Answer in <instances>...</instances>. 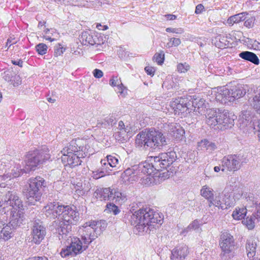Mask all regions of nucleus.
I'll use <instances>...</instances> for the list:
<instances>
[{"label": "nucleus", "mask_w": 260, "mask_h": 260, "mask_svg": "<svg viewBox=\"0 0 260 260\" xmlns=\"http://www.w3.org/2000/svg\"><path fill=\"white\" fill-rule=\"evenodd\" d=\"M250 105L258 114H260V90L258 93L256 94L250 102Z\"/></svg>", "instance_id": "473e14b6"}, {"label": "nucleus", "mask_w": 260, "mask_h": 260, "mask_svg": "<svg viewBox=\"0 0 260 260\" xmlns=\"http://www.w3.org/2000/svg\"><path fill=\"white\" fill-rule=\"evenodd\" d=\"M205 101L202 99L194 98L192 101L193 106L194 109H200L204 105Z\"/></svg>", "instance_id": "49530a36"}, {"label": "nucleus", "mask_w": 260, "mask_h": 260, "mask_svg": "<svg viewBox=\"0 0 260 260\" xmlns=\"http://www.w3.org/2000/svg\"><path fill=\"white\" fill-rule=\"evenodd\" d=\"M56 204L54 202L50 203L44 207V212L47 216H53L57 217L58 215L55 213L56 209Z\"/></svg>", "instance_id": "f704fd0d"}, {"label": "nucleus", "mask_w": 260, "mask_h": 260, "mask_svg": "<svg viewBox=\"0 0 260 260\" xmlns=\"http://www.w3.org/2000/svg\"><path fill=\"white\" fill-rule=\"evenodd\" d=\"M3 202L6 205L12 206L16 210L22 207L20 199L17 193L14 191L7 192L4 197Z\"/></svg>", "instance_id": "ddd939ff"}, {"label": "nucleus", "mask_w": 260, "mask_h": 260, "mask_svg": "<svg viewBox=\"0 0 260 260\" xmlns=\"http://www.w3.org/2000/svg\"><path fill=\"white\" fill-rule=\"evenodd\" d=\"M163 214L150 208H141L136 211L131 218V223L139 232H150L162 224Z\"/></svg>", "instance_id": "f257e3e1"}, {"label": "nucleus", "mask_w": 260, "mask_h": 260, "mask_svg": "<svg viewBox=\"0 0 260 260\" xmlns=\"http://www.w3.org/2000/svg\"><path fill=\"white\" fill-rule=\"evenodd\" d=\"M230 94V91L224 87H220L217 88L215 93V99L220 102H225L228 100Z\"/></svg>", "instance_id": "393cba45"}, {"label": "nucleus", "mask_w": 260, "mask_h": 260, "mask_svg": "<svg viewBox=\"0 0 260 260\" xmlns=\"http://www.w3.org/2000/svg\"><path fill=\"white\" fill-rule=\"evenodd\" d=\"M215 206L221 209H227L232 206L230 197L226 196L216 197L213 201L209 203V206Z\"/></svg>", "instance_id": "2eb2a0df"}, {"label": "nucleus", "mask_w": 260, "mask_h": 260, "mask_svg": "<svg viewBox=\"0 0 260 260\" xmlns=\"http://www.w3.org/2000/svg\"><path fill=\"white\" fill-rule=\"evenodd\" d=\"M189 253L188 247L183 244L177 246L172 251V260H184Z\"/></svg>", "instance_id": "4468645a"}, {"label": "nucleus", "mask_w": 260, "mask_h": 260, "mask_svg": "<svg viewBox=\"0 0 260 260\" xmlns=\"http://www.w3.org/2000/svg\"><path fill=\"white\" fill-rule=\"evenodd\" d=\"M247 213V209L245 207H237L233 211L232 217L235 220H241L243 219Z\"/></svg>", "instance_id": "2f4dec72"}, {"label": "nucleus", "mask_w": 260, "mask_h": 260, "mask_svg": "<svg viewBox=\"0 0 260 260\" xmlns=\"http://www.w3.org/2000/svg\"><path fill=\"white\" fill-rule=\"evenodd\" d=\"M256 208L257 209L256 215L260 218V204L258 205L256 204Z\"/></svg>", "instance_id": "338daca9"}, {"label": "nucleus", "mask_w": 260, "mask_h": 260, "mask_svg": "<svg viewBox=\"0 0 260 260\" xmlns=\"http://www.w3.org/2000/svg\"><path fill=\"white\" fill-rule=\"evenodd\" d=\"M169 132L176 140H182L184 138L185 131L179 124H171Z\"/></svg>", "instance_id": "6ab92c4d"}, {"label": "nucleus", "mask_w": 260, "mask_h": 260, "mask_svg": "<svg viewBox=\"0 0 260 260\" xmlns=\"http://www.w3.org/2000/svg\"><path fill=\"white\" fill-rule=\"evenodd\" d=\"M117 87L118 89V92L120 94L124 93V92L126 91V87L123 86L122 83L118 86Z\"/></svg>", "instance_id": "13d9d810"}, {"label": "nucleus", "mask_w": 260, "mask_h": 260, "mask_svg": "<svg viewBox=\"0 0 260 260\" xmlns=\"http://www.w3.org/2000/svg\"><path fill=\"white\" fill-rule=\"evenodd\" d=\"M92 177L93 178L95 179H98L102 177H104L105 175V173L104 171H93L92 172Z\"/></svg>", "instance_id": "603ef678"}, {"label": "nucleus", "mask_w": 260, "mask_h": 260, "mask_svg": "<svg viewBox=\"0 0 260 260\" xmlns=\"http://www.w3.org/2000/svg\"><path fill=\"white\" fill-rule=\"evenodd\" d=\"M170 41L172 42V45L178 46L181 44V40L179 38H173L171 39Z\"/></svg>", "instance_id": "4d7b16f0"}, {"label": "nucleus", "mask_w": 260, "mask_h": 260, "mask_svg": "<svg viewBox=\"0 0 260 260\" xmlns=\"http://www.w3.org/2000/svg\"><path fill=\"white\" fill-rule=\"evenodd\" d=\"M231 91V96L234 99H239L244 95L243 91L240 88L232 89Z\"/></svg>", "instance_id": "de8ad7c7"}, {"label": "nucleus", "mask_w": 260, "mask_h": 260, "mask_svg": "<svg viewBox=\"0 0 260 260\" xmlns=\"http://www.w3.org/2000/svg\"><path fill=\"white\" fill-rule=\"evenodd\" d=\"M167 20H174L177 18V16L173 14H166L164 15Z\"/></svg>", "instance_id": "052dcab7"}, {"label": "nucleus", "mask_w": 260, "mask_h": 260, "mask_svg": "<svg viewBox=\"0 0 260 260\" xmlns=\"http://www.w3.org/2000/svg\"><path fill=\"white\" fill-rule=\"evenodd\" d=\"M219 245L224 253H230L235 247L233 237L226 232L223 233L221 235Z\"/></svg>", "instance_id": "9d476101"}, {"label": "nucleus", "mask_w": 260, "mask_h": 260, "mask_svg": "<svg viewBox=\"0 0 260 260\" xmlns=\"http://www.w3.org/2000/svg\"><path fill=\"white\" fill-rule=\"evenodd\" d=\"M88 225H90L93 232L96 234V238L107 227V223L104 220H91L89 221Z\"/></svg>", "instance_id": "aec40b11"}, {"label": "nucleus", "mask_w": 260, "mask_h": 260, "mask_svg": "<svg viewBox=\"0 0 260 260\" xmlns=\"http://www.w3.org/2000/svg\"><path fill=\"white\" fill-rule=\"evenodd\" d=\"M45 23L46 22L44 21H40L39 23L38 27H39L40 29H42L43 31L44 32V34L43 36L44 39H45L46 40L49 41L50 42H53L55 40V39H52L51 37L47 35L48 32L50 30L48 28H45Z\"/></svg>", "instance_id": "4c0bfd02"}, {"label": "nucleus", "mask_w": 260, "mask_h": 260, "mask_svg": "<svg viewBox=\"0 0 260 260\" xmlns=\"http://www.w3.org/2000/svg\"><path fill=\"white\" fill-rule=\"evenodd\" d=\"M106 161L108 162L109 165L112 167H116L118 163V159L115 156L109 155L107 156L106 159H102L101 164L106 165Z\"/></svg>", "instance_id": "e433bc0d"}, {"label": "nucleus", "mask_w": 260, "mask_h": 260, "mask_svg": "<svg viewBox=\"0 0 260 260\" xmlns=\"http://www.w3.org/2000/svg\"><path fill=\"white\" fill-rule=\"evenodd\" d=\"M153 59L159 65H161L164 61L165 55L162 51L160 53H156L153 56Z\"/></svg>", "instance_id": "37998d69"}, {"label": "nucleus", "mask_w": 260, "mask_h": 260, "mask_svg": "<svg viewBox=\"0 0 260 260\" xmlns=\"http://www.w3.org/2000/svg\"><path fill=\"white\" fill-rule=\"evenodd\" d=\"M20 214L18 212L16 215H13L12 220L9 224L5 225L1 231V239L4 241H7L13 236L14 228L15 226L20 225L22 219L21 218Z\"/></svg>", "instance_id": "0eeeda50"}, {"label": "nucleus", "mask_w": 260, "mask_h": 260, "mask_svg": "<svg viewBox=\"0 0 260 260\" xmlns=\"http://www.w3.org/2000/svg\"><path fill=\"white\" fill-rule=\"evenodd\" d=\"M106 210L109 213H112L114 215H117L120 213V210L117 206L113 203H108L106 205Z\"/></svg>", "instance_id": "ea45409f"}, {"label": "nucleus", "mask_w": 260, "mask_h": 260, "mask_svg": "<svg viewBox=\"0 0 260 260\" xmlns=\"http://www.w3.org/2000/svg\"><path fill=\"white\" fill-rule=\"evenodd\" d=\"M166 30L167 32H173V33H178V32L176 31V29L172 28L170 27L167 28Z\"/></svg>", "instance_id": "0e129e2a"}, {"label": "nucleus", "mask_w": 260, "mask_h": 260, "mask_svg": "<svg viewBox=\"0 0 260 260\" xmlns=\"http://www.w3.org/2000/svg\"><path fill=\"white\" fill-rule=\"evenodd\" d=\"M55 213L60 217L57 232L59 235L67 236L72 231V225H76L80 218L76 207L70 205H58Z\"/></svg>", "instance_id": "f03ea898"}, {"label": "nucleus", "mask_w": 260, "mask_h": 260, "mask_svg": "<svg viewBox=\"0 0 260 260\" xmlns=\"http://www.w3.org/2000/svg\"><path fill=\"white\" fill-rule=\"evenodd\" d=\"M48 47L44 43H40L36 46V50L40 55H44L47 53Z\"/></svg>", "instance_id": "79ce46f5"}, {"label": "nucleus", "mask_w": 260, "mask_h": 260, "mask_svg": "<svg viewBox=\"0 0 260 260\" xmlns=\"http://www.w3.org/2000/svg\"><path fill=\"white\" fill-rule=\"evenodd\" d=\"M121 178L124 183H131L138 179L137 173L134 169L128 168L122 173Z\"/></svg>", "instance_id": "5701e85b"}, {"label": "nucleus", "mask_w": 260, "mask_h": 260, "mask_svg": "<svg viewBox=\"0 0 260 260\" xmlns=\"http://www.w3.org/2000/svg\"><path fill=\"white\" fill-rule=\"evenodd\" d=\"M239 56L246 60L249 61L255 64H258L259 62V59L256 55L251 52L243 51L239 54Z\"/></svg>", "instance_id": "bb28decb"}, {"label": "nucleus", "mask_w": 260, "mask_h": 260, "mask_svg": "<svg viewBox=\"0 0 260 260\" xmlns=\"http://www.w3.org/2000/svg\"><path fill=\"white\" fill-rule=\"evenodd\" d=\"M121 83V81L117 76H113L109 81L110 85L112 86H118Z\"/></svg>", "instance_id": "09e8293b"}, {"label": "nucleus", "mask_w": 260, "mask_h": 260, "mask_svg": "<svg viewBox=\"0 0 260 260\" xmlns=\"http://www.w3.org/2000/svg\"><path fill=\"white\" fill-rule=\"evenodd\" d=\"M220 110L218 109H208L206 113V122L210 127L217 126L218 113Z\"/></svg>", "instance_id": "f3484780"}, {"label": "nucleus", "mask_w": 260, "mask_h": 260, "mask_svg": "<svg viewBox=\"0 0 260 260\" xmlns=\"http://www.w3.org/2000/svg\"><path fill=\"white\" fill-rule=\"evenodd\" d=\"M205 11V7L202 4H199L196 7L195 13L200 14Z\"/></svg>", "instance_id": "864d4df0"}, {"label": "nucleus", "mask_w": 260, "mask_h": 260, "mask_svg": "<svg viewBox=\"0 0 260 260\" xmlns=\"http://www.w3.org/2000/svg\"><path fill=\"white\" fill-rule=\"evenodd\" d=\"M145 71L147 74L152 77L154 75L155 73V69L154 67L151 66H147L144 69Z\"/></svg>", "instance_id": "3c124183"}, {"label": "nucleus", "mask_w": 260, "mask_h": 260, "mask_svg": "<svg viewBox=\"0 0 260 260\" xmlns=\"http://www.w3.org/2000/svg\"><path fill=\"white\" fill-rule=\"evenodd\" d=\"M221 171H236L240 168V159L237 155H229L222 159Z\"/></svg>", "instance_id": "6e6552de"}, {"label": "nucleus", "mask_w": 260, "mask_h": 260, "mask_svg": "<svg viewBox=\"0 0 260 260\" xmlns=\"http://www.w3.org/2000/svg\"><path fill=\"white\" fill-rule=\"evenodd\" d=\"M25 165L23 169L25 173H27L32 169V157L31 155H28L25 159Z\"/></svg>", "instance_id": "58836bf2"}, {"label": "nucleus", "mask_w": 260, "mask_h": 260, "mask_svg": "<svg viewBox=\"0 0 260 260\" xmlns=\"http://www.w3.org/2000/svg\"><path fill=\"white\" fill-rule=\"evenodd\" d=\"M256 244L253 241H249L246 244V248L247 256L253 257L255 254Z\"/></svg>", "instance_id": "72a5a7b5"}, {"label": "nucleus", "mask_w": 260, "mask_h": 260, "mask_svg": "<svg viewBox=\"0 0 260 260\" xmlns=\"http://www.w3.org/2000/svg\"><path fill=\"white\" fill-rule=\"evenodd\" d=\"M46 186V182L43 178L37 176L34 179V199L36 202H41L43 192Z\"/></svg>", "instance_id": "1a4fd4ad"}, {"label": "nucleus", "mask_w": 260, "mask_h": 260, "mask_svg": "<svg viewBox=\"0 0 260 260\" xmlns=\"http://www.w3.org/2000/svg\"><path fill=\"white\" fill-rule=\"evenodd\" d=\"M190 105V101L185 96L173 99L170 103L174 114L181 117H185L189 113Z\"/></svg>", "instance_id": "39448f33"}, {"label": "nucleus", "mask_w": 260, "mask_h": 260, "mask_svg": "<svg viewBox=\"0 0 260 260\" xmlns=\"http://www.w3.org/2000/svg\"><path fill=\"white\" fill-rule=\"evenodd\" d=\"M81 39L82 43L85 45H93L95 44V41L93 38L92 36L88 32H84L82 34Z\"/></svg>", "instance_id": "c9c22d12"}, {"label": "nucleus", "mask_w": 260, "mask_h": 260, "mask_svg": "<svg viewBox=\"0 0 260 260\" xmlns=\"http://www.w3.org/2000/svg\"><path fill=\"white\" fill-rule=\"evenodd\" d=\"M34 167H37L43 164L46 160L50 157L49 150L47 148L44 150H37L34 153Z\"/></svg>", "instance_id": "a211bd4d"}, {"label": "nucleus", "mask_w": 260, "mask_h": 260, "mask_svg": "<svg viewBox=\"0 0 260 260\" xmlns=\"http://www.w3.org/2000/svg\"><path fill=\"white\" fill-rule=\"evenodd\" d=\"M34 260H48L47 259V258L45 257H35V259H34Z\"/></svg>", "instance_id": "774afa93"}, {"label": "nucleus", "mask_w": 260, "mask_h": 260, "mask_svg": "<svg viewBox=\"0 0 260 260\" xmlns=\"http://www.w3.org/2000/svg\"><path fill=\"white\" fill-rule=\"evenodd\" d=\"M201 195L208 200L209 204L214 201L213 190L207 185H204L200 190Z\"/></svg>", "instance_id": "c85d7f7f"}, {"label": "nucleus", "mask_w": 260, "mask_h": 260, "mask_svg": "<svg viewBox=\"0 0 260 260\" xmlns=\"http://www.w3.org/2000/svg\"><path fill=\"white\" fill-rule=\"evenodd\" d=\"M244 224L250 230H252L254 227V218L252 217H247L244 221Z\"/></svg>", "instance_id": "a18cd8bd"}, {"label": "nucleus", "mask_w": 260, "mask_h": 260, "mask_svg": "<svg viewBox=\"0 0 260 260\" xmlns=\"http://www.w3.org/2000/svg\"><path fill=\"white\" fill-rule=\"evenodd\" d=\"M118 126L120 130L124 129V123L122 121H120L118 123Z\"/></svg>", "instance_id": "69168bd1"}, {"label": "nucleus", "mask_w": 260, "mask_h": 260, "mask_svg": "<svg viewBox=\"0 0 260 260\" xmlns=\"http://www.w3.org/2000/svg\"><path fill=\"white\" fill-rule=\"evenodd\" d=\"M61 160L65 167L74 168L81 165L82 159L87 155L86 148L77 143L76 140H72L69 145L61 151Z\"/></svg>", "instance_id": "7ed1b4c3"}, {"label": "nucleus", "mask_w": 260, "mask_h": 260, "mask_svg": "<svg viewBox=\"0 0 260 260\" xmlns=\"http://www.w3.org/2000/svg\"><path fill=\"white\" fill-rule=\"evenodd\" d=\"M111 201L118 204H122L125 203L127 200V195L125 191L118 188H113Z\"/></svg>", "instance_id": "412c9836"}, {"label": "nucleus", "mask_w": 260, "mask_h": 260, "mask_svg": "<svg viewBox=\"0 0 260 260\" xmlns=\"http://www.w3.org/2000/svg\"><path fill=\"white\" fill-rule=\"evenodd\" d=\"M136 144L153 149H159L167 144L166 138L164 134L154 128L145 129L136 136Z\"/></svg>", "instance_id": "20e7f679"}, {"label": "nucleus", "mask_w": 260, "mask_h": 260, "mask_svg": "<svg viewBox=\"0 0 260 260\" xmlns=\"http://www.w3.org/2000/svg\"><path fill=\"white\" fill-rule=\"evenodd\" d=\"M198 146L201 148V150H208L209 153H212L216 148L215 143L210 142L207 139L203 140L199 142Z\"/></svg>", "instance_id": "7c9ffc66"}, {"label": "nucleus", "mask_w": 260, "mask_h": 260, "mask_svg": "<svg viewBox=\"0 0 260 260\" xmlns=\"http://www.w3.org/2000/svg\"><path fill=\"white\" fill-rule=\"evenodd\" d=\"M86 222L80 227L82 240L85 245L89 244L96 238V234L93 232L90 225Z\"/></svg>", "instance_id": "9b49d317"}, {"label": "nucleus", "mask_w": 260, "mask_h": 260, "mask_svg": "<svg viewBox=\"0 0 260 260\" xmlns=\"http://www.w3.org/2000/svg\"><path fill=\"white\" fill-rule=\"evenodd\" d=\"M176 154L174 151L161 153L157 156H153L150 160H154L155 170H161L166 169L176 160Z\"/></svg>", "instance_id": "423d86ee"}, {"label": "nucleus", "mask_w": 260, "mask_h": 260, "mask_svg": "<svg viewBox=\"0 0 260 260\" xmlns=\"http://www.w3.org/2000/svg\"><path fill=\"white\" fill-rule=\"evenodd\" d=\"M93 74L94 77L96 78H100L103 76V72L101 70L97 69L93 70Z\"/></svg>", "instance_id": "5fc2aeb1"}, {"label": "nucleus", "mask_w": 260, "mask_h": 260, "mask_svg": "<svg viewBox=\"0 0 260 260\" xmlns=\"http://www.w3.org/2000/svg\"><path fill=\"white\" fill-rule=\"evenodd\" d=\"M190 68V66L186 62L179 63L177 65V71L179 73H185Z\"/></svg>", "instance_id": "a19ab883"}, {"label": "nucleus", "mask_w": 260, "mask_h": 260, "mask_svg": "<svg viewBox=\"0 0 260 260\" xmlns=\"http://www.w3.org/2000/svg\"><path fill=\"white\" fill-rule=\"evenodd\" d=\"M96 27L99 30H105L108 28L107 25H102L101 23H97L96 25Z\"/></svg>", "instance_id": "bf43d9fd"}, {"label": "nucleus", "mask_w": 260, "mask_h": 260, "mask_svg": "<svg viewBox=\"0 0 260 260\" xmlns=\"http://www.w3.org/2000/svg\"><path fill=\"white\" fill-rule=\"evenodd\" d=\"M218 117L217 127L220 129H225L234 125V119L231 118L229 113L226 110H220Z\"/></svg>", "instance_id": "f8f14e48"}, {"label": "nucleus", "mask_w": 260, "mask_h": 260, "mask_svg": "<svg viewBox=\"0 0 260 260\" xmlns=\"http://www.w3.org/2000/svg\"><path fill=\"white\" fill-rule=\"evenodd\" d=\"M72 253H73V252L72 251V248L70 245L67 246L65 248H62L60 252V254L62 257H66L72 255Z\"/></svg>", "instance_id": "c03bdc74"}, {"label": "nucleus", "mask_w": 260, "mask_h": 260, "mask_svg": "<svg viewBox=\"0 0 260 260\" xmlns=\"http://www.w3.org/2000/svg\"><path fill=\"white\" fill-rule=\"evenodd\" d=\"M12 41V39H11L10 38L7 40L6 46L8 47V49L10 48L12 44H15L16 42V41H13V42Z\"/></svg>", "instance_id": "680f3d73"}, {"label": "nucleus", "mask_w": 260, "mask_h": 260, "mask_svg": "<svg viewBox=\"0 0 260 260\" xmlns=\"http://www.w3.org/2000/svg\"><path fill=\"white\" fill-rule=\"evenodd\" d=\"M88 245L83 246L82 243L79 238L75 237L72 240L70 246L72 248V251L75 254H77L81 253L84 250L86 249Z\"/></svg>", "instance_id": "b1692460"}, {"label": "nucleus", "mask_w": 260, "mask_h": 260, "mask_svg": "<svg viewBox=\"0 0 260 260\" xmlns=\"http://www.w3.org/2000/svg\"><path fill=\"white\" fill-rule=\"evenodd\" d=\"M66 48L63 47L60 44H59L55 49V55L57 56L61 55L65 51Z\"/></svg>", "instance_id": "8fccbe9b"}, {"label": "nucleus", "mask_w": 260, "mask_h": 260, "mask_svg": "<svg viewBox=\"0 0 260 260\" xmlns=\"http://www.w3.org/2000/svg\"><path fill=\"white\" fill-rule=\"evenodd\" d=\"M113 188L111 187L103 188L97 189L95 191V197L101 200H111Z\"/></svg>", "instance_id": "4be33fe9"}, {"label": "nucleus", "mask_w": 260, "mask_h": 260, "mask_svg": "<svg viewBox=\"0 0 260 260\" xmlns=\"http://www.w3.org/2000/svg\"><path fill=\"white\" fill-rule=\"evenodd\" d=\"M152 158H153V156H149L146 160L143 162L142 172L144 174L150 175L153 172L154 170H155L154 160H152V161L150 160Z\"/></svg>", "instance_id": "a878e982"}, {"label": "nucleus", "mask_w": 260, "mask_h": 260, "mask_svg": "<svg viewBox=\"0 0 260 260\" xmlns=\"http://www.w3.org/2000/svg\"><path fill=\"white\" fill-rule=\"evenodd\" d=\"M31 183V179H29L28 184L26 185L23 189V194L26 200V202L28 203V205H31L32 201V188Z\"/></svg>", "instance_id": "c756f323"}, {"label": "nucleus", "mask_w": 260, "mask_h": 260, "mask_svg": "<svg viewBox=\"0 0 260 260\" xmlns=\"http://www.w3.org/2000/svg\"><path fill=\"white\" fill-rule=\"evenodd\" d=\"M253 19L252 18H249L247 20H246L244 23V25L245 26L248 28H251L253 26Z\"/></svg>", "instance_id": "6e6d98bb"}, {"label": "nucleus", "mask_w": 260, "mask_h": 260, "mask_svg": "<svg viewBox=\"0 0 260 260\" xmlns=\"http://www.w3.org/2000/svg\"><path fill=\"white\" fill-rule=\"evenodd\" d=\"M12 63L13 64L17 65L19 67H21L22 66L23 61L22 60H12Z\"/></svg>", "instance_id": "e2e57ef3"}, {"label": "nucleus", "mask_w": 260, "mask_h": 260, "mask_svg": "<svg viewBox=\"0 0 260 260\" xmlns=\"http://www.w3.org/2000/svg\"><path fill=\"white\" fill-rule=\"evenodd\" d=\"M46 229L41 223H34V243L40 244L46 235Z\"/></svg>", "instance_id": "dca6fc26"}, {"label": "nucleus", "mask_w": 260, "mask_h": 260, "mask_svg": "<svg viewBox=\"0 0 260 260\" xmlns=\"http://www.w3.org/2000/svg\"><path fill=\"white\" fill-rule=\"evenodd\" d=\"M248 14L247 12H242L230 17L227 22L229 24L233 25L234 23H238L245 20L246 16Z\"/></svg>", "instance_id": "cd10ccee"}]
</instances>
